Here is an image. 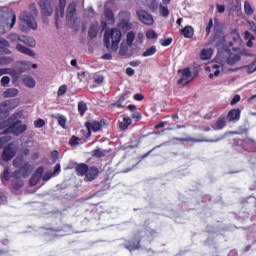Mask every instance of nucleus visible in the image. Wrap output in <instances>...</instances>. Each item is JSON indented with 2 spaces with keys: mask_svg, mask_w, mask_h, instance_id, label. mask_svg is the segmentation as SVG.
<instances>
[{
  "mask_svg": "<svg viewBox=\"0 0 256 256\" xmlns=\"http://www.w3.org/2000/svg\"><path fill=\"white\" fill-rule=\"evenodd\" d=\"M30 13L24 11L20 14L19 19L20 23V30L27 32L28 29L36 30L37 29V21L33 15H37V5L35 3H31L29 5Z\"/></svg>",
  "mask_w": 256,
  "mask_h": 256,
  "instance_id": "f257e3e1",
  "label": "nucleus"
},
{
  "mask_svg": "<svg viewBox=\"0 0 256 256\" xmlns=\"http://www.w3.org/2000/svg\"><path fill=\"white\" fill-rule=\"evenodd\" d=\"M122 39V33L119 29L114 28L110 31H106L104 33V46H106V49L112 48V50H117L118 45Z\"/></svg>",
  "mask_w": 256,
  "mask_h": 256,
  "instance_id": "f03ea898",
  "label": "nucleus"
},
{
  "mask_svg": "<svg viewBox=\"0 0 256 256\" xmlns=\"http://www.w3.org/2000/svg\"><path fill=\"white\" fill-rule=\"evenodd\" d=\"M21 123V120L11 122L10 126L5 129L4 133H11L12 135H16V137H19V135H22V133L27 132V125Z\"/></svg>",
  "mask_w": 256,
  "mask_h": 256,
  "instance_id": "7ed1b4c3",
  "label": "nucleus"
},
{
  "mask_svg": "<svg viewBox=\"0 0 256 256\" xmlns=\"http://www.w3.org/2000/svg\"><path fill=\"white\" fill-rule=\"evenodd\" d=\"M39 7L42 16L49 17L53 15L54 8L52 6V0H39Z\"/></svg>",
  "mask_w": 256,
  "mask_h": 256,
  "instance_id": "20e7f679",
  "label": "nucleus"
},
{
  "mask_svg": "<svg viewBox=\"0 0 256 256\" xmlns=\"http://www.w3.org/2000/svg\"><path fill=\"white\" fill-rule=\"evenodd\" d=\"M213 32L214 34L210 37V43H214L215 41L222 42V40H224L223 29L218 19H215Z\"/></svg>",
  "mask_w": 256,
  "mask_h": 256,
  "instance_id": "39448f33",
  "label": "nucleus"
},
{
  "mask_svg": "<svg viewBox=\"0 0 256 256\" xmlns=\"http://www.w3.org/2000/svg\"><path fill=\"white\" fill-rule=\"evenodd\" d=\"M241 119V109L240 108H233L228 111L226 115V120L229 123H237Z\"/></svg>",
  "mask_w": 256,
  "mask_h": 256,
  "instance_id": "423d86ee",
  "label": "nucleus"
},
{
  "mask_svg": "<svg viewBox=\"0 0 256 256\" xmlns=\"http://www.w3.org/2000/svg\"><path fill=\"white\" fill-rule=\"evenodd\" d=\"M45 168L43 166H40L36 169L35 173L32 175V177L29 180L30 186H36L41 181L43 174H44Z\"/></svg>",
  "mask_w": 256,
  "mask_h": 256,
  "instance_id": "0eeeda50",
  "label": "nucleus"
},
{
  "mask_svg": "<svg viewBox=\"0 0 256 256\" xmlns=\"http://www.w3.org/2000/svg\"><path fill=\"white\" fill-rule=\"evenodd\" d=\"M137 16L139 18V20L145 24V25H152L154 23V19L153 16L151 14H149L147 11L145 10H139L137 11Z\"/></svg>",
  "mask_w": 256,
  "mask_h": 256,
  "instance_id": "6e6552de",
  "label": "nucleus"
},
{
  "mask_svg": "<svg viewBox=\"0 0 256 256\" xmlns=\"http://www.w3.org/2000/svg\"><path fill=\"white\" fill-rule=\"evenodd\" d=\"M16 155V150L13 147V144H8L7 147H5L3 153H2V159L5 162L10 161L14 156Z\"/></svg>",
  "mask_w": 256,
  "mask_h": 256,
  "instance_id": "1a4fd4ad",
  "label": "nucleus"
},
{
  "mask_svg": "<svg viewBox=\"0 0 256 256\" xmlns=\"http://www.w3.org/2000/svg\"><path fill=\"white\" fill-rule=\"evenodd\" d=\"M85 128L87 131H92L94 133H97L101 130L102 124L98 121L86 122Z\"/></svg>",
  "mask_w": 256,
  "mask_h": 256,
  "instance_id": "9d476101",
  "label": "nucleus"
},
{
  "mask_svg": "<svg viewBox=\"0 0 256 256\" xmlns=\"http://www.w3.org/2000/svg\"><path fill=\"white\" fill-rule=\"evenodd\" d=\"M98 175L99 169L96 166H92L88 168L85 178L87 181H93L98 177Z\"/></svg>",
  "mask_w": 256,
  "mask_h": 256,
  "instance_id": "9b49d317",
  "label": "nucleus"
},
{
  "mask_svg": "<svg viewBox=\"0 0 256 256\" xmlns=\"http://www.w3.org/2000/svg\"><path fill=\"white\" fill-rule=\"evenodd\" d=\"M76 12H77L76 2L70 3L67 7L66 18L69 20H72L73 17L76 15Z\"/></svg>",
  "mask_w": 256,
  "mask_h": 256,
  "instance_id": "f8f14e48",
  "label": "nucleus"
},
{
  "mask_svg": "<svg viewBox=\"0 0 256 256\" xmlns=\"http://www.w3.org/2000/svg\"><path fill=\"white\" fill-rule=\"evenodd\" d=\"M67 5V0H59V9L56 11V22L58 21L59 17L63 18L65 14V8Z\"/></svg>",
  "mask_w": 256,
  "mask_h": 256,
  "instance_id": "ddd939ff",
  "label": "nucleus"
},
{
  "mask_svg": "<svg viewBox=\"0 0 256 256\" xmlns=\"http://www.w3.org/2000/svg\"><path fill=\"white\" fill-rule=\"evenodd\" d=\"M125 248L130 252L140 249V240H128Z\"/></svg>",
  "mask_w": 256,
  "mask_h": 256,
  "instance_id": "4468645a",
  "label": "nucleus"
},
{
  "mask_svg": "<svg viewBox=\"0 0 256 256\" xmlns=\"http://www.w3.org/2000/svg\"><path fill=\"white\" fill-rule=\"evenodd\" d=\"M227 126L226 118L219 117L217 121L213 124L212 128L216 131L223 130Z\"/></svg>",
  "mask_w": 256,
  "mask_h": 256,
  "instance_id": "2eb2a0df",
  "label": "nucleus"
},
{
  "mask_svg": "<svg viewBox=\"0 0 256 256\" xmlns=\"http://www.w3.org/2000/svg\"><path fill=\"white\" fill-rule=\"evenodd\" d=\"M181 35H183L187 39H191L195 35V30L191 26H186L180 30Z\"/></svg>",
  "mask_w": 256,
  "mask_h": 256,
  "instance_id": "dca6fc26",
  "label": "nucleus"
},
{
  "mask_svg": "<svg viewBox=\"0 0 256 256\" xmlns=\"http://www.w3.org/2000/svg\"><path fill=\"white\" fill-rule=\"evenodd\" d=\"M33 170V166L29 164V162H26L23 166L19 168V171L22 174V177L27 178L29 177V174H31V171Z\"/></svg>",
  "mask_w": 256,
  "mask_h": 256,
  "instance_id": "f3484780",
  "label": "nucleus"
},
{
  "mask_svg": "<svg viewBox=\"0 0 256 256\" xmlns=\"http://www.w3.org/2000/svg\"><path fill=\"white\" fill-rule=\"evenodd\" d=\"M181 72H182V76L177 81L178 85L183 84V82L189 80L191 78V76H192L191 70H189V68H184L183 70H181Z\"/></svg>",
  "mask_w": 256,
  "mask_h": 256,
  "instance_id": "a211bd4d",
  "label": "nucleus"
},
{
  "mask_svg": "<svg viewBox=\"0 0 256 256\" xmlns=\"http://www.w3.org/2000/svg\"><path fill=\"white\" fill-rule=\"evenodd\" d=\"M16 49L22 54H25L32 58H35V52H33V50H31L21 44H17Z\"/></svg>",
  "mask_w": 256,
  "mask_h": 256,
  "instance_id": "6ab92c4d",
  "label": "nucleus"
},
{
  "mask_svg": "<svg viewBox=\"0 0 256 256\" xmlns=\"http://www.w3.org/2000/svg\"><path fill=\"white\" fill-rule=\"evenodd\" d=\"M88 169H89V166L84 163L78 164L75 167V171L78 176H84V175L86 176Z\"/></svg>",
  "mask_w": 256,
  "mask_h": 256,
  "instance_id": "aec40b11",
  "label": "nucleus"
},
{
  "mask_svg": "<svg viewBox=\"0 0 256 256\" xmlns=\"http://www.w3.org/2000/svg\"><path fill=\"white\" fill-rule=\"evenodd\" d=\"M132 124V119L128 116H123V120L119 121V128L122 131H125L129 128V126H131Z\"/></svg>",
  "mask_w": 256,
  "mask_h": 256,
  "instance_id": "412c9836",
  "label": "nucleus"
},
{
  "mask_svg": "<svg viewBox=\"0 0 256 256\" xmlns=\"http://www.w3.org/2000/svg\"><path fill=\"white\" fill-rule=\"evenodd\" d=\"M5 105L8 107L9 111L16 109L19 104L20 100L18 98L11 99V100H6L4 101Z\"/></svg>",
  "mask_w": 256,
  "mask_h": 256,
  "instance_id": "4be33fe9",
  "label": "nucleus"
},
{
  "mask_svg": "<svg viewBox=\"0 0 256 256\" xmlns=\"http://www.w3.org/2000/svg\"><path fill=\"white\" fill-rule=\"evenodd\" d=\"M78 113L81 117H84L86 112L88 111V105L85 101H79L77 105Z\"/></svg>",
  "mask_w": 256,
  "mask_h": 256,
  "instance_id": "5701e85b",
  "label": "nucleus"
},
{
  "mask_svg": "<svg viewBox=\"0 0 256 256\" xmlns=\"http://www.w3.org/2000/svg\"><path fill=\"white\" fill-rule=\"evenodd\" d=\"M18 95V89L17 88H7L4 92H3V97L4 98H14Z\"/></svg>",
  "mask_w": 256,
  "mask_h": 256,
  "instance_id": "b1692460",
  "label": "nucleus"
},
{
  "mask_svg": "<svg viewBox=\"0 0 256 256\" xmlns=\"http://www.w3.org/2000/svg\"><path fill=\"white\" fill-rule=\"evenodd\" d=\"M9 42L5 39H0V49H2V54L4 55H10L11 51L8 49Z\"/></svg>",
  "mask_w": 256,
  "mask_h": 256,
  "instance_id": "393cba45",
  "label": "nucleus"
},
{
  "mask_svg": "<svg viewBox=\"0 0 256 256\" xmlns=\"http://www.w3.org/2000/svg\"><path fill=\"white\" fill-rule=\"evenodd\" d=\"M109 153L108 150H103L101 148H96L93 151H91V155L96 158H102L105 157Z\"/></svg>",
  "mask_w": 256,
  "mask_h": 256,
  "instance_id": "a878e982",
  "label": "nucleus"
},
{
  "mask_svg": "<svg viewBox=\"0 0 256 256\" xmlns=\"http://www.w3.org/2000/svg\"><path fill=\"white\" fill-rule=\"evenodd\" d=\"M25 186V182L22 179L12 180L11 189L14 191L20 190Z\"/></svg>",
  "mask_w": 256,
  "mask_h": 256,
  "instance_id": "bb28decb",
  "label": "nucleus"
},
{
  "mask_svg": "<svg viewBox=\"0 0 256 256\" xmlns=\"http://www.w3.org/2000/svg\"><path fill=\"white\" fill-rule=\"evenodd\" d=\"M56 120L58 122V125L63 129L66 130L67 129V118L66 116L59 114L56 116Z\"/></svg>",
  "mask_w": 256,
  "mask_h": 256,
  "instance_id": "cd10ccee",
  "label": "nucleus"
},
{
  "mask_svg": "<svg viewBox=\"0 0 256 256\" xmlns=\"http://www.w3.org/2000/svg\"><path fill=\"white\" fill-rule=\"evenodd\" d=\"M146 2V6L152 11V12H155L158 7H159V4L157 2V0H145Z\"/></svg>",
  "mask_w": 256,
  "mask_h": 256,
  "instance_id": "c85d7f7f",
  "label": "nucleus"
},
{
  "mask_svg": "<svg viewBox=\"0 0 256 256\" xmlns=\"http://www.w3.org/2000/svg\"><path fill=\"white\" fill-rule=\"evenodd\" d=\"M158 7L160 15L164 18H167L170 14L168 10V5L160 4Z\"/></svg>",
  "mask_w": 256,
  "mask_h": 256,
  "instance_id": "c756f323",
  "label": "nucleus"
},
{
  "mask_svg": "<svg viewBox=\"0 0 256 256\" xmlns=\"http://www.w3.org/2000/svg\"><path fill=\"white\" fill-rule=\"evenodd\" d=\"M29 70H31V64L29 62H20V65L18 66L19 73H24Z\"/></svg>",
  "mask_w": 256,
  "mask_h": 256,
  "instance_id": "7c9ffc66",
  "label": "nucleus"
},
{
  "mask_svg": "<svg viewBox=\"0 0 256 256\" xmlns=\"http://www.w3.org/2000/svg\"><path fill=\"white\" fill-rule=\"evenodd\" d=\"M244 13L248 16H252L254 14V9L251 6V3L248 1L244 2Z\"/></svg>",
  "mask_w": 256,
  "mask_h": 256,
  "instance_id": "2f4dec72",
  "label": "nucleus"
},
{
  "mask_svg": "<svg viewBox=\"0 0 256 256\" xmlns=\"http://www.w3.org/2000/svg\"><path fill=\"white\" fill-rule=\"evenodd\" d=\"M97 35H98L97 26L91 25V26L89 27V30H88V37H89L90 39H94V38L97 37Z\"/></svg>",
  "mask_w": 256,
  "mask_h": 256,
  "instance_id": "473e14b6",
  "label": "nucleus"
},
{
  "mask_svg": "<svg viewBox=\"0 0 256 256\" xmlns=\"http://www.w3.org/2000/svg\"><path fill=\"white\" fill-rule=\"evenodd\" d=\"M21 42H23L24 44H26L29 47H35V45H36L35 39H33L31 37H27V36H23Z\"/></svg>",
  "mask_w": 256,
  "mask_h": 256,
  "instance_id": "72a5a7b5",
  "label": "nucleus"
},
{
  "mask_svg": "<svg viewBox=\"0 0 256 256\" xmlns=\"http://www.w3.org/2000/svg\"><path fill=\"white\" fill-rule=\"evenodd\" d=\"M200 59L203 61L211 59V51L207 49H202L200 53Z\"/></svg>",
  "mask_w": 256,
  "mask_h": 256,
  "instance_id": "f704fd0d",
  "label": "nucleus"
},
{
  "mask_svg": "<svg viewBox=\"0 0 256 256\" xmlns=\"http://www.w3.org/2000/svg\"><path fill=\"white\" fill-rule=\"evenodd\" d=\"M246 145H251L252 147H254V145H256V142L254 139L252 138H246L242 141V147L245 149V150H249V147H247Z\"/></svg>",
  "mask_w": 256,
  "mask_h": 256,
  "instance_id": "c9c22d12",
  "label": "nucleus"
},
{
  "mask_svg": "<svg viewBox=\"0 0 256 256\" xmlns=\"http://www.w3.org/2000/svg\"><path fill=\"white\" fill-rule=\"evenodd\" d=\"M24 84L28 88L35 87V78H33V77H25L24 78Z\"/></svg>",
  "mask_w": 256,
  "mask_h": 256,
  "instance_id": "e433bc0d",
  "label": "nucleus"
},
{
  "mask_svg": "<svg viewBox=\"0 0 256 256\" xmlns=\"http://www.w3.org/2000/svg\"><path fill=\"white\" fill-rule=\"evenodd\" d=\"M157 52V49L155 46L150 47L149 49H147L142 56L143 57H150L153 56L155 53Z\"/></svg>",
  "mask_w": 256,
  "mask_h": 256,
  "instance_id": "4c0bfd02",
  "label": "nucleus"
},
{
  "mask_svg": "<svg viewBox=\"0 0 256 256\" xmlns=\"http://www.w3.org/2000/svg\"><path fill=\"white\" fill-rule=\"evenodd\" d=\"M135 40V33L134 32H129L127 34V39H126V43L129 47H131L133 45V42Z\"/></svg>",
  "mask_w": 256,
  "mask_h": 256,
  "instance_id": "58836bf2",
  "label": "nucleus"
},
{
  "mask_svg": "<svg viewBox=\"0 0 256 256\" xmlns=\"http://www.w3.org/2000/svg\"><path fill=\"white\" fill-rule=\"evenodd\" d=\"M13 62V58L2 56L0 58V66L9 65Z\"/></svg>",
  "mask_w": 256,
  "mask_h": 256,
  "instance_id": "ea45409f",
  "label": "nucleus"
},
{
  "mask_svg": "<svg viewBox=\"0 0 256 256\" xmlns=\"http://www.w3.org/2000/svg\"><path fill=\"white\" fill-rule=\"evenodd\" d=\"M34 126L36 129H41L46 126V121L42 118H39L36 121H34Z\"/></svg>",
  "mask_w": 256,
  "mask_h": 256,
  "instance_id": "a19ab883",
  "label": "nucleus"
},
{
  "mask_svg": "<svg viewBox=\"0 0 256 256\" xmlns=\"http://www.w3.org/2000/svg\"><path fill=\"white\" fill-rule=\"evenodd\" d=\"M80 141L81 139L79 137L72 136L69 140V145L71 147H76V145H80Z\"/></svg>",
  "mask_w": 256,
  "mask_h": 256,
  "instance_id": "79ce46f5",
  "label": "nucleus"
},
{
  "mask_svg": "<svg viewBox=\"0 0 256 256\" xmlns=\"http://www.w3.org/2000/svg\"><path fill=\"white\" fill-rule=\"evenodd\" d=\"M146 37H147L149 40H153V39H157V38H158V35H157V33H156L153 29H149V30L146 32Z\"/></svg>",
  "mask_w": 256,
  "mask_h": 256,
  "instance_id": "37998d69",
  "label": "nucleus"
},
{
  "mask_svg": "<svg viewBox=\"0 0 256 256\" xmlns=\"http://www.w3.org/2000/svg\"><path fill=\"white\" fill-rule=\"evenodd\" d=\"M246 69L248 74L256 72V61L254 60L251 64H247Z\"/></svg>",
  "mask_w": 256,
  "mask_h": 256,
  "instance_id": "c03bdc74",
  "label": "nucleus"
},
{
  "mask_svg": "<svg viewBox=\"0 0 256 256\" xmlns=\"http://www.w3.org/2000/svg\"><path fill=\"white\" fill-rule=\"evenodd\" d=\"M9 112H10V109L7 107L6 103L2 102L0 104V114L8 115Z\"/></svg>",
  "mask_w": 256,
  "mask_h": 256,
  "instance_id": "a18cd8bd",
  "label": "nucleus"
},
{
  "mask_svg": "<svg viewBox=\"0 0 256 256\" xmlns=\"http://www.w3.org/2000/svg\"><path fill=\"white\" fill-rule=\"evenodd\" d=\"M93 80L95 84L101 85L103 84L105 77L103 75H94Z\"/></svg>",
  "mask_w": 256,
  "mask_h": 256,
  "instance_id": "49530a36",
  "label": "nucleus"
},
{
  "mask_svg": "<svg viewBox=\"0 0 256 256\" xmlns=\"http://www.w3.org/2000/svg\"><path fill=\"white\" fill-rule=\"evenodd\" d=\"M16 23V16L12 14L8 19H7V25H9V28H13Z\"/></svg>",
  "mask_w": 256,
  "mask_h": 256,
  "instance_id": "de8ad7c7",
  "label": "nucleus"
},
{
  "mask_svg": "<svg viewBox=\"0 0 256 256\" xmlns=\"http://www.w3.org/2000/svg\"><path fill=\"white\" fill-rule=\"evenodd\" d=\"M67 89H68V87H67V85H61L59 88H58V91H57V95L58 96H63V95H65L66 93H67Z\"/></svg>",
  "mask_w": 256,
  "mask_h": 256,
  "instance_id": "09e8293b",
  "label": "nucleus"
},
{
  "mask_svg": "<svg viewBox=\"0 0 256 256\" xmlns=\"http://www.w3.org/2000/svg\"><path fill=\"white\" fill-rule=\"evenodd\" d=\"M213 26H214V21H213V19H209V22H208V24H207V26H206V35H207V36H210L211 30H212Z\"/></svg>",
  "mask_w": 256,
  "mask_h": 256,
  "instance_id": "8fccbe9b",
  "label": "nucleus"
},
{
  "mask_svg": "<svg viewBox=\"0 0 256 256\" xmlns=\"http://www.w3.org/2000/svg\"><path fill=\"white\" fill-rule=\"evenodd\" d=\"M240 41V37H236V38H233V42H229L228 43V48H232L233 51H237L238 48L237 47H234V45L236 43H238Z\"/></svg>",
  "mask_w": 256,
  "mask_h": 256,
  "instance_id": "3c124183",
  "label": "nucleus"
},
{
  "mask_svg": "<svg viewBox=\"0 0 256 256\" xmlns=\"http://www.w3.org/2000/svg\"><path fill=\"white\" fill-rule=\"evenodd\" d=\"M241 60V56L240 55H234L232 56V58L228 59V63L230 65H234L235 63L239 62Z\"/></svg>",
  "mask_w": 256,
  "mask_h": 256,
  "instance_id": "603ef678",
  "label": "nucleus"
},
{
  "mask_svg": "<svg viewBox=\"0 0 256 256\" xmlns=\"http://www.w3.org/2000/svg\"><path fill=\"white\" fill-rule=\"evenodd\" d=\"M241 101V96L239 94H235L232 98V100L230 101V105L231 106H235L236 104H238Z\"/></svg>",
  "mask_w": 256,
  "mask_h": 256,
  "instance_id": "864d4df0",
  "label": "nucleus"
},
{
  "mask_svg": "<svg viewBox=\"0 0 256 256\" xmlns=\"http://www.w3.org/2000/svg\"><path fill=\"white\" fill-rule=\"evenodd\" d=\"M22 163H23V158L22 157H16L13 160V166L16 167V168H20Z\"/></svg>",
  "mask_w": 256,
  "mask_h": 256,
  "instance_id": "5fc2aeb1",
  "label": "nucleus"
},
{
  "mask_svg": "<svg viewBox=\"0 0 256 256\" xmlns=\"http://www.w3.org/2000/svg\"><path fill=\"white\" fill-rule=\"evenodd\" d=\"M172 42H173V39H172V38H167V39H161V40H160V44H161V46H163V47L170 46Z\"/></svg>",
  "mask_w": 256,
  "mask_h": 256,
  "instance_id": "6e6d98bb",
  "label": "nucleus"
},
{
  "mask_svg": "<svg viewBox=\"0 0 256 256\" xmlns=\"http://www.w3.org/2000/svg\"><path fill=\"white\" fill-rule=\"evenodd\" d=\"M8 39L11 41V42H18V41H20L21 42V40H22V38L20 37V36H18L17 34H10L9 36H8Z\"/></svg>",
  "mask_w": 256,
  "mask_h": 256,
  "instance_id": "4d7b16f0",
  "label": "nucleus"
},
{
  "mask_svg": "<svg viewBox=\"0 0 256 256\" xmlns=\"http://www.w3.org/2000/svg\"><path fill=\"white\" fill-rule=\"evenodd\" d=\"M10 83V77L9 76H3L1 79V86L2 87H8Z\"/></svg>",
  "mask_w": 256,
  "mask_h": 256,
  "instance_id": "13d9d810",
  "label": "nucleus"
},
{
  "mask_svg": "<svg viewBox=\"0 0 256 256\" xmlns=\"http://www.w3.org/2000/svg\"><path fill=\"white\" fill-rule=\"evenodd\" d=\"M131 95V91H125L119 98L120 102L126 101Z\"/></svg>",
  "mask_w": 256,
  "mask_h": 256,
  "instance_id": "bf43d9fd",
  "label": "nucleus"
},
{
  "mask_svg": "<svg viewBox=\"0 0 256 256\" xmlns=\"http://www.w3.org/2000/svg\"><path fill=\"white\" fill-rule=\"evenodd\" d=\"M11 175H12V174H10L9 168H8V167L5 168V170H4V172H3V178H4V180L9 181L10 178L12 177Z\"/></svg>",
  "mask_w": 256,
  "mask_h": 256,
  "instance_id": "052dcab7",
  "label": "nucleus"
},
{
  "mask_svg": "<svg viewBox=\"0 0 256 256\" xmlns=\"http://www.w3.org/2000/svg\"><path fill=\"white\" fill-rule=\"evenodd\" d=\"M244 39L247 40V41H250V40H255L256 37L254 35H252L249 31H245L244 32Z\"/></svg>",
  "mask_w": 256,
  "mask_h": 256,
  "instance_id": "680f3d73",
  "label": "nucleus"
},
{
  "mask_svg": "<svg viewBox=\"0 0 256 256\" xmlns=\"http://www.w3.org/2000/svg\"><path fill=\"white\" fill-rule=\"evenodd\" d=\"M53 176H54V175H53L52 172H46V173L43 175L42 180H43L44 182H47V181H49Z\"/></svg>",
  "mask_w": 256,
  "mask_h": 256,
  "instance_id": "e2e57ef3",
  "label": "nucleus"
},
{
  "mask_svg": "<svg viewBox=\"0 0 256 256\" xmlns=\"http://www.w3.org/2000/svg\"><path fill=\"white\" fill-rule=\"evenodd\" d=\"M22 173L20 172V170H16V171H14L12 174H11V177H13L14 179L13 180H21L20 179V175H21Z\"/></svg>",
  "mask_w": 256,
  "mask_h": 256,
  "instance_id": "0e129e2a",
  "label": "nucleus"
},
{
  "mask_svg": "<svg viewBox=\"0 0 256 256\" xmlns=\"http://www.w3.org/2000/svg\"><path fill=\"white\" fill-rule=\"evenodd\" d=\"M134 100L137 102H142L144 100V95L142 93H136L134 95Z\"/></svg>",
  "mask_w": 256,
  "mask_h": 256,
  "instance_id": "69168bd1",
  "label": "nucleus"
},
{
  "mask_svg": "<svg viewBox=\"0 0 256 256\" xmlns=\"http://www.w3.org/2000/svg\"><path fill=\"white\" fill-rule=\"evenodd\" d=\"M132 118L135 119L136 121H140L142 118L141 113L139 111L133 112Z\"/></svg>",
  "mask_w": 256,
  "mask_h": 256,
  "instance_id": "338daca9",
  "label": "nucleus"
},
{
  "mask_svg": "<svg viewBox=\"0 0 256 256\" xmlns=\"http://www.w3.org/2000/svg\"><path fill=\"white\" fill-rule=\"evenodd\" d=\"M166 125H168V122H167V121H161L160 123H158L157 125H155V129H156V130L162 129V128H164Z\"/></svg>",
  "mask_w": 256,
  "mask_h": 256,
  "instance_id": "774afa93",
  "label": "nucleus"
}]
</instances>
